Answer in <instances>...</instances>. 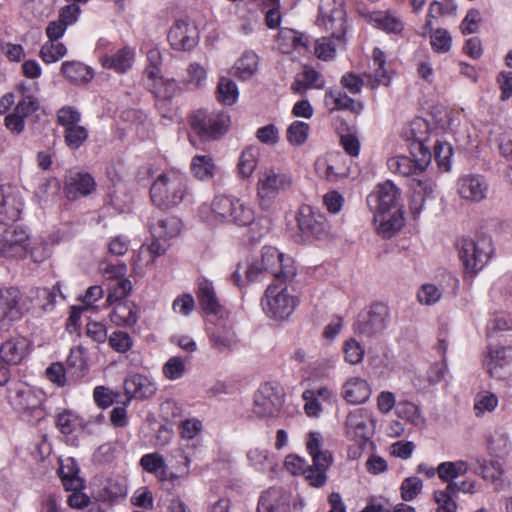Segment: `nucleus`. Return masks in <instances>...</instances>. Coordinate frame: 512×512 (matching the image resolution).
Returning <instances> with one entry per match:
<instances>
[{"label":"nucleus","instance_id":"338daca9","mask_svg":"<svg viewBox=\"0 0 512 512\" xmlns=\"http://www.w3.org/2000/svg\"><path fill=\"white\" fill-rule=\"evenodd\" d=\"M207 78L206 69L197 62L190 63L187 68V78L183 81L184 85H192L196 88L204 85Z\"/></svg>","mask_w":512,"mask_h":512},{"label":"nucleus","instance_id":"58836bf2","mask_svg":"<svg viewBox=\"0 0 512 512\" xmlns=\"http://www.w3.org/2000/svg\"><path fill=\"white\" fill-rule=\"evenodd\" d=\"M141 467L148 473L160 475L161 480H167L168 478H175L176 475L171 473L168 474V467L165 463L164 457L158 452L148 453L140 459Z\"/></svg>","mask_w":512,"mask_h":512},{"label":"nucleus","instance_id":"c85d7f7f","mask_svg":"<svg viewBox=\"0 0 512 512\" xmlns=\"http://www.w3.org/2000/svg\"><path fill=\"white\" fill-rule=\"evenodd\" d=\"M512 358V349L507 347L490 348L484 365L488 373L494 378H503L504 369Z\"/></svg>","mask_w":512,"mask_h":512},{"label":"nucleus","instance_id":"5fc2aeb1","mask_svg":"<svg viewBox=\"0 0 512 512\" xmlns=\"http://www.w3.org/2000/svg\"><path fill=\"white\" fill-rule=\"evenodd\" d=\"M67 53L66 46L57 41H48L42 45L39 56L47 64L57 62Z\"/></svg>","mask_w":512,"mask_h":512},{"label":"nucleus","instance_id":"6e6d98bb","mask_svg":"<svg viewBox=\"0 0 512 512\" xmlns=\"http://www.w3.org/2000/svg\"><path fill=\"white\" fill-rule=\"evenodd\" d=\"M81 426L82 422L79 416L70 410H65L57 416L56 427L65 435L72 434Z\"/></svg>","mask_w":512,"mask_h":512},{"label":"nucleus","instance_id":"2eb2a0df","mask_svg":"<svg viewBox=\"0 0 512 512\" xmlns=\"http://www.w3.org/2000/svg\"><path fill=\"white\" fill-rule=\"evenodd\" d=\"M29 247V236L21 227H9L0 232V258L22 259Z\"/></svg>","mask_w":512,"mask_h":512},{"label":"nucleus","instance_id":"79ce46f5","mask_svg":"<svg viewBox=\"0 0 512 512\" xmlns=\"http://www.w3.org/2000/svg\"><path fill=\"white\" fill-rule=\"evenodd\" d=\"M26 355L24 341L8 340L0 348V360L7 365L19 364Z\"/></svg>","mask_w":512,"mask_h":512},{"label":"nucleus","instance_id":"13d9d810","mask_svg":"<svg viewBox=\"0 0 512 512\" xmlns=\"http://www.w3.org/2000/svg\"><path fill=\"white\" fill-rule=\"evenodd\" d=\"M309 131V124L303 121H294L287 129V141L293 146H301L306 142Z\"/></svg>","mask_w":512,"mask_h":512},{"label":"nucleus","instance_id":"20e7f679","mask_svg":"<svg viewBox=\"0 0 512 512\" xmlns=\"http://www.w3.org/2000/svg\"><path fill=\"white\" fill-rule=\"evenodd\" d=\"M372 72L365 73L359 77L353 73L342 76L341 84L352 94H358L364 85H369L372 89L380 85L388 86L390 83V74L386 68L385 54L378 47L374 48L372 53Z\"/></svg>","mask_w":512,"mask_h":512},{"label":"nucleus","instance_id":"bf43d9fd","mask_svg":"<svg viewBox=\"0 0 512 512\" xmlns=\"http://www.w3.org/2000/svg\"><path fill=\"white\" fill-rule=\"evenodd\" d=\"M259 151L257 148L249 147L242 151L238 169L242 176L249 177L255 170L258 162Z\"/></svg>","mask_w":512,"mask_h":512},{"label":"nucleus","instance_id":"1a4fd4ad","mask_svg":"<svg viewBox=\"0 0 512 512\" xmlns=\"http://www.w3.org/2000/svg\"><path fill=\"white\" fill-rule=\"evenodd\" d=\"M229 124L230 117L223 111L209 112L200 109L190 117V125L193 131L206 140H215L221 137L227 131Z\"/></svg>","mask_w":512,"mask_h":512},{"label":"nucleus","instance_id":"4be33fe9","mask_svg":"<svg viewBox=\"0 0 512 512\" xmlns=\"http://www.w3.org/2000/svg\"><path fill=\"white\" fill-rule=\"evenodd\" d=\"M429 124L421 118H414L402 131L403 138L409 143V149L415 155L421 152H430L426 145L428 140Z\"/></svg>","mask_w":512,"mask_h":512},{"label":"nucleus","instance_id":"6e6552de","mask_svg":"<svg viewBox=\"0 0 512 512\" xmlns=\"http://www.w3.org/2000/svg\"><path fill=\"white\" fill-rule=\"evenodd\" d=\"M298 305V299L290 295L286 284L272 283L265 291L262 299L263 310L266 315L276 320L287 319Z\"/></svg>","mask_w":512,"mask_h":512},{"label":"nucleus","instance_id":"ddd939ff","mask_svg":"<svg viewBox=\"0 0 512 512\" xmlns=\"http://www.w3.org/2000/svg\"><path fill=\"white\" fill-rule=\"evenodd\" d=\"M297 224L302 236L309 240L324 239L329 234V224L325 216L309 205L300 207Z\"/></svg>","mask_w":512,"mask_h":512},{"label":"nucleus","instance_id":"052dcab7","mask_svg":"<svg viewBox=\"0 0 512 512\" xmlns=\"http://www.w3.org/2000/svg\"><path fill=\"white\" fill-rule=\"evenodd\" d=\"M498 405V397L490 392L484 391L476 395L474 401V411L477 417L485 412H492Z\"/></svg>","mask_w":512,"mask_h":512},{"label":"nucleus","instance_id":"a18cd8bd","mask_svg":"<svg viewBox=\"0 0 512 512\" xmlns=\"http://www.w3.org/2000/svg\"><path fill=\"white\" fill-rule=\"evenodd\" d=\"M511 448L508 433L503 429H496L488 438V449L496 457L507 455Z\"/></svg>","mask_w":512,"mask_h":512},{"label":"nucleus","instance_id":"680f3d73","mask_svg":"<svg viewBox=\"0 0 512 512\" xmlns=\"http://www.w3.org/2000/svg\"><path fill=\"white\" fill-rule=\"evenodd\" d=\"M81 118L80 111L73 106H63L56 114V121L64 130L80 124Z\"/></svg>","mask_w":512,"mask_h":512},{"label":"nucleus","instance_id":"c03bdc74","mask_svg":"<svg viewBox=\"0 0 512 512\" xmlns=\"http://www.w3.org/2000/svg\"><path fill=\"white\" fill-rule=\"evenodd\" d=\"M375 25L387 34L400 35L404 30L403 20L389 12H378L371 17Z\"/></svg>","mask_w":512,"mask_h":512},{"label":"nucleus","instance_id":"f704fd0d","mask_svg":"<svg viewBox=\"0 0 512 512\" xmlns=\"http://www.w3.org/2000/svg\"><path fill=\"white\" fill-rule=\"evenodd\" d=\"M85 354L84 348L80 346L71 348L64 366L69 378L77 381L85 376L88 370Z\"/></svg>","mask_w":512,"mask_h":512},{"label":"nucleus","instance_id":"6ab92c4d","mask_svg":"<svg viewBox=\"0 0 512 512\" xmlns=\"http://www.w3.org/2000/svg\"><path fill=\"white\" fill-rule=\"evenodd\" d=\"M413 158L398 155L388 159V169L401 176H410L423 171L432 159L431 152H417L418 156L410 151Z\"/></svg>","mask_w":512,"mask_h":512},{"label":"nucleus","instance_id":"de8ad7c7","mask_svg":"<svg viewBox=\"0 0 512 512\" xmlns=\"http://www.w3.org/2000/svg\"><path fill=\"white\" fill-rule=\"evenodd\" d=\"M396 414L398 417L405 419L414 426L421 427L425 424V418L423 417L419 407L409 401H400L396 405Z\"/></svg>","mask_w":512,"mask_h":512},{"label":"nucleus","instance_id":"e433bc0d","mask_svg":"<svg viewBox=\"0 0 512 512\" xmlns=\"http://www.w3.org/2000/svg\"><path fill=\"white\" fill-rule=\"evenodd\" d=\"M137 306L128 301L118 302L111 314V321L117 326H127L131 327L137 323Z\"/></svg>","mask_w":512,"mask_h":512},{"label":"nucleus","instance_id":"864d4df0","mask_svg":"<svg viewBox=\"0 0 512 512\" xmlns=\"http://www.w3.org/2000/svg\"><path fill=\"white\" fill-rule=\"evenodd\" d=\"M341 160V156L336 155L323 161L316 163L317 171L321 176L326 178L328 181H337L341 177L345 176L344 170H339L337 165Z\"/></svg>","mask_w":512,"mask_h":512},{"label":"nucleus","instance_id":"f03ea898","mask_svg":"<svg viewBox=\"0 0 512 512\" xmlns=\"http://www.w3.org/2000/svg\"><path fill=\"white\" fill-rule=\"evenodd\" d=\"M188 196L189 188L186 177L177 171L161 173L150 188L153 204L163 210L176 207Z\"/></svg>","mask_w":512,"mask_h":512},{"label":"nucleus","instance_id":"774afa93","mask_svg":"<svg viewBox=\"0 0 512 512\" xmlns=\"http://www.w3.org/2000/svg\"><path fill=\"white\" fill-rule=\"evenodd\" d=\"M186 370L185 362L181 357L173 356L163 366V374L169 380L180 379Z\"/></svg>","mask_w":512,"mask_h":512},{"label":"nucleus","instance_id":"a211bd4d","mask_svg":"<svg viewBox=\"0 0 512 512\" xmlns=\"http://www.w3.org/2000/svg\"><path fill=\"white\" fill-rule=\"evenodd\" d=\"M390 320V312L387 305L383 303H374L366 316H362L355 324V329L367 337L374 336L383 332Z\"/></svg>","mask_w":512,"mask_h":512},{"label":"nucleus","instance_id":"e2e57ef3","mask_svg":"<svg viewBox=\"0 0 512 512\" xmlns=\"http://www.w3.org/2000/svg\"><path fill=\"white\" fill-rule=\"evenodd\" d=\"M455 494L446 486L445 490L434 492V500L437 504L436 512H456L458 505L454 500Z\"/></svg>","mask_w":512,"mask_h":512},{"label":"nucleus","instance_id":"7c9ffc66","mask_svg":"<svg viewBox=\"0 0 512 512\" xmlns=\"http://www.w3.org/2000/svg\"><path fill=\"white\" fill-rule=\"evenodd\" d=\"M124 389L129 399L150 398L156 392L155 384L148 377L140 374H134L126 378Z\"/></svg>","mask_w":512,"mask_h":512},{"label":"nucleus","instance_id":"9b49d317","mask_svg":"<svg viewBox=\"0 0 512 512\" xmlns=\"http://www.w3.org/2000/svg\"><path fill=\"white\" fill-rule=\"evenodd\" d=\"M318 10L316 24L332 31V36L340 42L347 30L343 0H320Z\"/></svg>","mask_w":512,"mask_h":512},{"label":"nucleus","instance_id":"c9c22d12","mask_svg":"<svg viewBox=\"0 0 512 512\" xmlns=\"http://www.w3.org/2000/svg\"><path fill=\"white\" fill-rule=\"evenodd\" d=\"M63 76L73 84H86L92 80L94 74L90 67L79 61H65L61 65Z\"/></svg>","mask_w":512,"mask_h":512},{"label":"nucleus","instance_id":"ea45409f","mask_svg":"<svg viewBox=\"0 0 512 512\" xmlns=\"http://www.w3.org/2000/svg\"><path fill=\"white\" fill-rule=\"evenodd\" d=\"M259 58L253 51H247L235 62L234 75L241 80L252 78L258 70Z\"/></svg>","mask_w":512,"mask_h":512},{"label":"nucleus","instance_id":"f8f14e48","mask_svg":"<svg viewBox=\"0 0 512 512\" xmlns=\"http://www.w3.org/2000/svg\"><path fill=\"white\" fill-rule=\"evenodd\" d=\"M210 348L217 354H231L237 347L239 339L232 324L222 316L206 329Z\"/></svg>","mask_w":512,"mask_h":512},{"label":"nucleus","instance_id":"412c9836","mask_svg":"<svg viewBox=\"0 0 512 512\" xmlns=\"http://www.w3.org/2000/svg\"><path fill=\"white\" fill-rule=\"evenodd\" d=\"M459 195L471 202L484 200L489 191V184L486 178L478 174H468L460 177L457 182Z\"/></svg>","mask_w":512,"mask_h":512},{"label":"nucleus","instance_id":"69168bd1","mask_svg":"<svg viewBox=\"0 0 512 512\" xmlns=\"http://www.w3.org/2000/svg\"><path fill=\"white\" fill-rule=\"evenodd\" d=\"M452 38L445 29H436L430 35V44L437 53H447L451 48Z\"/></svg>","mask_w":512,"mask_h":512},{"label":"nucleus","instance_id":"473e14b6","mask_svg":"<svg viewBox=\"0 0 512 512\" xmlns=\"http://www.w3.org/2000/svg\"><path fill=\"white\" fill-rule=\"evenodd\" d=\"M135 51L125 46L113 55H104L100 58L101 64L106 69H112L117 73H126L133 65Z\"/></svg>","mask_w":512,"mask_h":512},{"label":"nucleus","instance_id":"72a5a7b5","mask_svg":"<svg viewBox=\"0 0 512 512\" xmlns=\"http://www.w3.org/2000/svg\"><path fill=\"white\" fill-rule=\"evenodd\" d=\"M197 299L202 310L208 315L221 314L222 306L217 298L213 284L208 280L198 283Z\"/></svg>","mask_w":512,"mask_h":512},{"label":"nucleus","instance_id":"c756f323","mask_svg":"<svg viewBox=\"0 0 512 512\" xmlns=\"http://www.w3.org/2000/svg\"><path fill=\"white\" fill-rule=\"evenodd\" d=\"M267 272L263 269L260 260L247 261L244 265L238 264L236 270L231 275V280L238 287H242L249 282L262 280L267 277Z\"/></svg>","mask_w":512,"mask_h":512},{"label":"nucleus","instance_id":"603ef678","mask_svg":"<svg viewBox=\"0 0 512 512\" xmlns=\"http://www.w3.org/2000/svg\"><path fill=\"white\" fill-rule=\"evenodd\" d=\"M217 100L224 105H233L238 99L236 83L227 77H221L217 85Z\"/></svg>","mask_w":512,"mask_h":512},{"label":"nucleus","instance_id":"a19ab883","mask_svg":"<svg viewBox=\"0 0 512 512\" xmlns=\"http://www.w3.org/2000/svg\"><path fill=\"white\" fill-rule=\"evenodd\" d=\"M17 90L21 98L19 99L15 110L24 117H28L39 109L40 104L38 98L32 92L31 87L24 83H21Z\"/></svg>","mask_w":512,"mask_h":512},{"label":"nucleus","instance_id":"4c0bfd02","mask_svg":"<svg viewBox=\"0 0 512 512\" xmlns=\"http://www.w3.org/2000/svg\"><path fill=\"white\" fill-rule=\"evenodd\" d=\"M289 504L276 489H269L259 499L258 512H289Z\"/></svg>","mask_w":512,"mask_h":512},{"label":"nucleus","instance_id":"4468645a","mask_svg":"<svg viewBox=\"0 0 512 512\" xmlns=\"http://www.w3.org/2000/svg\"><path fill=\"white\" fill-rule=\"evenodd\" d=\"M284 402L282 389L273 383H264L254 395V413L260 417L276 415Z\"/></svg>","mask_w":512,"mask_h":512},{"label":"nucleus","instance_id":"f257e3e1","mask_svg":"<svg viewBox=\"0 0 512 512\" xmlns=\"http://www.w3.org/2000/svg\"><path fill=\"white\" fill-rule=\"evenodd\" d=\"M200 215L210 223L246 227L255 220L253 208L243 200L229 195H216L211 204L200 207Z\"/></svg>","mask_w":512,"mask_h":512},{"label":"nucleus","instance_id":"8fccbe9b","mask_svg":"<svg viewBox=\"0 0 512 512\" xmlns=\"http://www.w3.org/2000/svg\"><path fill=\"white\" fill-rule=\"evenodd\" d=\"M190 167L193 175L200 180H208L214 176L215 165L210 156H194Z\"/></svg>","mask_w":512,"mask_h":512},{"label":"nucleus","instance_id":"a878e982","mask_svg":"<svg viewBox=\"0 0 512 512\" xmlns=\"http://www.w3.org/2000/svg\"><path fill=\"white\" fill-rule=\"evenodd\" d=\"M96 183L89 173L76 172L67 177L65 192L69 199L87 196L95 190Z\"/></svg>","mask_w":512,"mask_h":512},{"label":"nucleus","instance_id":"dca6fc26","mask_svg":"<svg viewBox=\"0 0 512 512\" xmlns=\"http://www.w3.org/2000/svg\"><path fill=\"white\" fill-rule=\"evenodd\" d=\"M345 435L355 441L368 440L374 430L372 413L366 408L351 410L344 422Z\"/></svg>","mask_w":512,"mask_h":512},{"label":"nucleus","instance_id":"49530a36","mask_svg":"<svg viewBox=\"0 0 512 512\" xmlns=\"http://www.w3.org/2000/svg\"><path fill=\"white\" fill-rule=\"evenodd\" d=\"M468 471V464L465 461L459 460L455 462L447 461L442 462L437 467V474L443 482H455L454 479L466 474Z\"/></svg>","mask_w":512,"mask_h":512},{"label":"nucleus","instance_id":"7ed1b4c3","mask_svg":"<svg viewBox=\"0 0 512 512\" xmlns=\"http://www.w3.org/2000/svg\"><path fill=\"white\" fill-rule=\"evenodd\" d=\"M7 399L13 409L27 422L37 424L46 416L43 393L26 383L18 381L10 385L7 389Z\"/></svg>","mask_w":512,"mask_h":512},{"label":"nucleus","instance_id":"f3484780","mask_svg":"<svg viewBox=\"0 0 512 512\" xmlns=\"http://www.w3.org/2000/svg\"><path fill=\"white\" fill-rule=\"evenodd\" d=\"M167 39L174 50L190 51L199 42V32L188 18H180L170 27Z\"/></svg>","mask_w":512,"mask_h":512},{"label":"nucleus","instance_id":"0e129e2a","mask_svg":"<svg viewBox=\"0 0 512 512\" xmlns=\"http://www.w3.org/2000/svg\"><path fill=\"white\" fill-rule=\"evenodd\" d=\"M423 482L416 476L407 477L403 480L400 490L401 498L404 501L414 500L422 491Z\"/></svg>","mask_w":512,"mask_h":512},{"label":"nucleus","instance_id":"2f4dec72","mask_svg":"<svg viewBox=\"0 0 512 512\" xmlns=\"http://www.w3.org/2000/svg\"><path fill=\"white\" fill-rule=\"evenodd\" d=\"M410 186L413 190V194L410 201V210L414 218H416L422 211L426 198L432 195L435 184L432 180L427 178H412Z\"/></svg>","mask_w":512,"mask_h":512},{"label":"nucleus","instance_id":"39448f33","mask_svg":"<svg viewBox=\"0 0 512 512\" xmlns=\"http://www.w3.org/2000/svg\"><path fill=\"white\" fill-rule=\"evenodd\" d=\"M457 247L465 272L472 276L484 268L494 252L489 237H479L476 240L462 238L458 241Z\"/></svg>","mask_w":512,"mask_h":512},{"label":"nucleus","instance_id":"aec40b11","mask_svg":"<svg viewBox=\"0 0 512 512\" xmlns=\"http://www.w3.org/2000/svg\"><path fill=\"white\" fill-rule=\"evenodd\" d=\"M23 201L20 192L12 186L0 185V223L8 224L20 218Z\"/></svg>","mask_w":512,"mask_h":512},{"label":"nucleus","instance_id":"bb28decb","mask_svg":"<svg viewBox=\"0 0 512 512\" xmlns=\"http://www.w3.org/2000/svg\"><path fill=\"white\" fill-rule=\"evenodd\" d=\"M369 383L361 377H351L342 386L341 395L350 404L365 403L371 396Z\"/></svg>","mask_w":512,"mask_h":512},{"label":"nucleus","instance_id":"09e8293b","mask_svg":"<svg viewBox=\"0 0 512 512\" xmlns=\"http://www.w3.org/2000/svg\"><path fill=\"white\" fill-rule=\"evenodd\" d=\"M345 44L344 36L339 42L332 35L331 37H322L315 43V53L321 60L328 61L335 57L336 49Z\"/></svg>","mask_w":512,"mask_h":512},{"label":"nucleus","instance_id":"3c124183","mask_svg":"<svg viewBox=\"0 0 512 512\" xmlns=\"http://www.w3.org/2000/svg\"><path fill=\"white\" fill-rule=\"evenodd\" d=\"M57 293L61 295L62 298H65L60 291L59 283L53 286L52 289L48 288H35L30 291V294L33 298L36 299V305L41 308L43 311L51 310Z\"/></svg>","mask_w":512,"mask_h":512},{"label":"nucleus","instance_id":"b1692460","mask_svg":"<svg viewBox=\"0 0 512 512\" xmlns=\"http://www.w3.org/2000/svg\"><path fill=\"white\" fill-rule=\"evenodd\" d=\"M148 226L154 239L167 241L180 233L181 221L175 216L153 214L149 218Z\"/></svg>","mask_w":512,"mask_h":512},{"label":"nucleus","instance_id":"9d476101","mask_svg":"<svg viewBox=\"0 0 512 512\" xmlns=\"http://www.w3.org/2000/svg\"><path fill=\"white\" fill-rule=\"evenodd\" d=\"M260 262L267 274L274 277L278 283L287 284L296 276L293 259L275 247H263Z\"/></svg>","mask_w":512,"mask_h":512},{"label":"nucleus","instance_id":"393cba45","mask_svg":"<svg viewBox=\"0 0 512 512\" xmlns=\"http://www.w3.org/2000/svg\"><path fill=\"white\" fill-rule=\"evenodd\" d=\"M150 90L156 98L157 109H163L170 105V101L182 92L179 83L175 79L164 78L160 75L156 79H150Z\"/></svg>","mask_w":512,"mask_h":512},{"label":"nucleus","instance_id":"4d7b16f0","mask_svg":"<svg viewBox=\"0 0 512 512\" xmlns=\"http://www.w3.org/2000/svg\"><path fill=\"white\" fill-rule=\"evenodd\" d=\"M65 144L72 150L80 148L88 138V130L86 127L78 124L67 128L63 132Z\"/></svg>","mask_w":512,"mask_h":512},{"label":"nucleus","instance_id":"37998d69","mask_svg":"<svg viewBox=\"0 0 512 512\" xmlns=\"http://www.w3.org/2000/svg\"><path fill=\"white\" fill-rule=\"evenodd\" d=\"M331 460L325 457L316 458L311 466L306 467L303 475L310 485L314 487H321L326 483L327 475L326 470L330 466Z\"/></svg>","mask_w":512,"mask_h":512},{"label":"nucleus","instance_id":"0eeeda50","mask_svg":"<svg viewBox=\"0 0 512 512\" xmlns=\"http://www.w3.org/2000/svg\"><path fill=\"white\" fill-rule=\"evenodd\" d=\"M292 186L289 174L275 168H266L260 171L257 181V196L263 209L270 207L272 202L281 193Z\"/></svg>","mask_w":512,"mask_h":512},{"label":"nucleus","instance_id":"423d86ee","mask_svg":"<svg viewBox=\"0 0 512 512\" xmlns=\"http://www.w3.org/2000/svg\"><path fill=\"white\" fill-rule=\"evenodd\" d=\"M399 199L398 188L391 181H386L367 197V203L375 211V220H379L384 227L390 223L392 215L399 212Z\"/></svg>","mask_w":512,"mask_h":512},{"label":"nucleus","instance_id":"5701e85b","mask_svg":"<svg viewBox=\"0 0 512 512\" xmlns=\"http://www.w3.org/2000/svg\"><path fill=\"white\" fill-rule=\"evenodd\" d=\"M21 292L16 287H4L0 289V322L4 320H17L23 314Z\"/></svg>","mask_w":512,"mask_h":512},{"label":"nucleus","instance_id":"cd10ccee","mask_svg":"<svg viewBox=\"0 0 512 512\" xmlns=\"http://www.w3.org/2000/svg\"><path fill=\"white\" fill-rule=\"evenodd\" d=\"M324 103L330 112L336 110H348L354 114H360L363 110V104L349 97L345 92L339 89H330L326 91Z\"/></svg>","mask_w":512,"mask_h":512}]
</instances>
